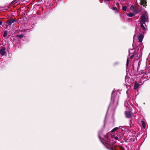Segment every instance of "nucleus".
Masks as SVG:
<instances>
[{
  "mask_svg": "<svg viewBox=\"0 0 150 150\" xmlns=\"http://www.w3.org/2000/svg\"><path fill=\"white\" fill-rule=\"evenodd\" d=\"M122 9L124 11H126L127 9V7L126 6H123Z\"/></svg>",
  "mask_w": 150,
  "mask_h": 150,
  "instance_id": "f3484780",
  "label": "nucleus"
},
{
  "mask_svg": "<svg viewBox=\"0 0 150 150\" xmlns=\"http://www.w3.org/2000/svg\"><path fill=\"white\" fill-rule=\"evenodd\" d=\"M18 2L17 0H14L11 2L12 4L16 3Z\"/></svg>",
  "mask_w": 150,
  "mask_h": 150,
  "instance_id": "4be33fe9",
  "label": "nucleus"
},
{
  "mask_svg": "<svg viewBox=\"0 0 150 150\" xmlns=\"http://www.w3.org/2000/svg\"><path fill=\"white\" fill-rule=\"evenodd\" d=\"M114 94V92L112 93L111 98V101L109 107H110V106L113 107H116L118 105V97L117 96H115Z\"/></svg>",
  "mask_w": 150,
  "mask_h": 150,
  "instance_id": "f03ea898",
  "label": "nucleus"
},
{
  "mask_svg": "<svg viewBox=\"0 0 150 150\" xmlns=\"http://www.w3.org/2000/svg\"><path fill=\"white\" fill-rule=\"evenodd\" d=\"M6 48L5 47H2L0 50V53L2 56L5 55L6 54V52L5 51Z\"/></svg>",
  "mask_w": 150,
  "mask_h": 150,
  "instance_id": "423d86ee",
  "label": "nucleus"
},
{
  "mask_svg": "<svg viewBox=\"0 0 150 150\" xmlns=\"http://www.w3.org/2000/svg\"><path fill=\"white\" fill-rule=\"evenodd\" d=\"M140 19V23L142 22L145 23L148 21V14L146 12L143 15L141 16Z\"/></svg>",
  "mask_w": 150,
  "mask_h": 150,
  "instance_id": "7ed1b4c3",
  "label": "nucleus"
},
{
  "mask_svg": "<svg viewBox=\"0 0 150 150\" xmlns=\"http://www.w3.org/2000/svg\"><path fill=\"white\" fill-rule=\"evenodd\" d=\"M2 22L1 21H0V25H2Z\"/></svg>",
  "mask_w": 150,
  "mask_h": 150,
  "instance_id": "a878e982",
  "label": "nucleus"
},
{
  "mask_svg": "<svg viewBox=\"0 0 150 150\" xmlns=\"http://www.w3.org/2000/svg\"><path fill=\"white\" fill-rule=\"evenodd\" d=\"M125 82L126 83L130 84L132 83L131 79L130 78L126 76L125 77Z\"/></svg>",
  "mask_w": 150,
  "mask_h": 150,
  "instance_id": "0eeeda50",
  "label": "nucleus"
},
{
  "mask_svg": "<svg viewBox=\"0 0 150 150\" xmlns=\"http://www.w3.org/2000/svg\"><path fill=\"white\" fill-rule=\"evenodd\" d=\"M139 85L138 83H136L134 85V89H136L139 86Z\"/></svg>",
  "mask_w": 150,
  "mask_h": 150,
  "instance_id": "4468645a",
  "label": "nucleus"
},
{
  "mask_svg": "<svg viewBox=\"0 0 150 150\" xmlns=\"http://www.w3.org/2000/svg\"><path fill=\"white\" fill-rule=\"evenodd\" d=\"M125 114L126 117L128 118L132 117L133 114L131 111H126Z\"/></svg>",
  "mask_w": 150,
  "mask_h": 150,
  "instance_id": "20e7f679",
  "label": "nucleus"
},
{
  "mask_svg": "<svg viewBox=\"0 0 150 150\" xmlns=\"http://www.w3.org/2000/svg\"><path fill=\"white\" fill-rule=\"evenodd\" d=\"M125 105H126V107H128V103L127 102L125 101Z\"/></svg>",
  "mask_w": 150,
  "mask_h": 150,
  "instance_id": "5701e85b",
  "label": "nucleus"
},
{
  "mask_svg": "<svg viewBox=\"0 0 150 150\" xmlns=\"http://www.w3.org/2000/svg\"><path fill=\"white\" fill-rule=\"evenodd\" d=\"M128 91H127V92H126V93H127L128 94Z\"/></svg>",
  "mask_w": 150,
  "mask_h": 150,
  "instance_id": "bb28decb",
  "label": "nucleus"
},
{
  "mask_svg": "<svg viewBox=\"0 0 150 150\" xmlns=\"http://www.w3.org/2000/svg\"><path fill=\"white\" fill-rule=\"evenodd\" d=\"M16 20L13 19H10L8 20L6 22L7 24V26L10 25L12 24V23L16 22Z\"/></svg>",
  "mask_w": 150,
  "mask_h": 150,
  "instance_id": "39448f33",
  "label": "nucleus"
},
{
  "mask_svg": "<svg viewBox=\"0 0 150 150\" xmlns=\"http://www.w3.org/2000/svg\"><path fill=\"white\" fill-rule=\"evenodd\" d=\"M140 4L141 5H143L144 6H146V0H140Z\"/></svg>",
  "mask_w": 150,
  "mask_h": 150,
  "instance_id": "1a4fd4ad",
  "label": "nucleus"
},
{
  "mask_svg": "<svg viewBox=\"0 0 150 150\" xmlns=\"http://www.w3.org/2000/svg\"><path fill=\"white\" fill-rule=\"evenodd\" d=\"M127 15L129 17H132L134 16L135 14L134 13L130 12L129 13H127Z\"/></svg>",
  "mask_w": 150,
  "mask_h": 150,
  "instance_id": "9b49d317",
  "label": "nucleus"
},
{
  "mask_svg": "<svg viewBox=\"0 0 150 150\" xmlns=\"http://www.w3.org/2000/svg\"><path fill=\"white\" fill-rule=\"evenodd\" d=\"M18 37L20 38H21L23 37V35L22 34H21L18 35Z\"/></svg>",
  "mask_w": 150,
  "mask_h": 150,
  "instance_id": "6ab92c4d",
  "label": "nucleus"
},
{
  "mask_svg": "<svg viewBox=\"0 0 150 150\" xmlns=\"http://www.w3.org/2000/svg\"><path fill=\"white\" fill-rule=\"evenodd\" d=\"M137 30V27H136V30Z\"/></svg>",
  "mask_w": 150,
  "mask_h": 150,
  "instance_id": "c85d7f7f",
  "label": "nucleus"
},
{
  "mask_svg": "<svg viewBox=\"0 0 150 150\" xmlns=\"http://www.w3.org/2000/svg\"><path fill=\"white\" fill-rule=\"evenodd\" d=\"M112 9L116 11L117 12V8L116 7H114L112 8Z\"/></svg>",
  "mask_w": 150,
  "mask_h": 150,
  "instance_id": "aec40b11",
  "label": "nucleus"
},
{
  "mask_svg": "<svg viewBox=\"0 0 150 150\" xmlns=\"http://www.w3.org/2000/svg\"><path fill=\"white\" fill-rule=\"evenodd\" d=\"M128 64H129V60L128 59H127V63H126V65H127V67L128 66Z\"/></svg>",
  "mask_w": 150,
  "mask_h": 150,
  "instance_id": "b1692460",
  "label": "nucleus"
},
{
  "mask_svg": "<svg viewBox=\"0 0 150 150\" xmlns=\"http://www.w3.org/2000/svg\"><path fill=\"white\" fill-rule=\"evenodd\" d=\"M8 35V31L7 30H5L4 32L3 35V37H5Z\"/></svg>",
  "mask_w": 150,
  "mask_h": 150,
  "instance_id": "2eb2a0df",
  "label": "nucleus"
},
{
  "mask_svg": "<svg viewBox=\"0 0 150 150\" xmlns=\"http://www.w3.org/2000/svg\"><path fill=\"white\" fill-rule=\"evenodd\" d=\"M137 54V55H136V56H135V57H138V58H139V57H140V55L139 54Z\"/></svg>",
  "mask_w": 150,
  "mask_h": 150,
  "instance_id": "393cba45",
  "label": "nucleus"
},
{
  "mask_svg": "<svg viewBox=\"0 0 150 150\" xmlns=\"http://www.w3.org/2000/svg\"><path fill=\"white\" fill-rule=\"evenodd\" d=\"M142 126H143V127L145 129L146 127V124H145V123L144 122L142 121Z\"/></svg>",
  "mask_w": 150,
  "mask_h": 150,
  "instance_id": "dca6fc26",
  "label": "nucleus"
},
{
  "mask_svg": "<svg viewBox=\"0 0 150 150\" xmlns=\"http://www.w3.org/2000/svg\"><path fill=\"white\" fill-rule=\"evenodd\" d=\"M141 25L140 26L142 28V29L143 30H145L146 29V25L145 23H140Z\"/></svg>",
  "mask_w": 150,
  "mask_h": 150,
  "instance_id": "9d476101",
  "label": "nucleus"
},
{
  "mask_svg": "<svg viewBox=\"0 0 150 150\" xmlns=\"http://www.w3.org/2000/svg\"><path fill=\"white\" fill-rule=\"evenodd\" d=\"M102 131H99L98 132V137L100 141L103 144V141L108 145L111 146L116 143L115 140L120 141L122 136V133L117 132L115 134L111 135L109 134H107L106 135L103 134Z\"/></svg>",
  "mask_w": 150,
  "mask_h": 150,
  "instance_id": "f257e3e1",
  "label": "nucleus"
},
{
  "mask_svg": "<svg viewBox=\"0 0 150 150\" xmlns=\"http://www.w3.org/2000/svg\"><path fill=\"white\" fill-rule=\"evenodd\" d=\"M144 38L143 35L142 34H140L137 36V38L139 40V42H141L142 41Z\"/></svg>",
  "mask_w": 150,
  "mask_h": 150,
  "instance_id": "6e6552de",
  "label": "nucleus"
},
{
  "mask_svg": "<svg viewBox=\"0 0 150 150\" xmlns=\"http://www.w3.org/2000/svg\"><path fill=\"white\" fill-rule=\"evenodd\" d=\"M135 51V50L133 48L130 49L129 50V54H132Z\"/></svg>",
  "mask_w": 150,
  "mask_h": 150,
  "instance_id": "ddd939ff",
  "label": "nucleus"
},
{
  "mask_svg": "<svg viewBox=\"0 0 150 150\" xmlns=\"http://www.w3.org/2000/svg\"><path fill=\"white\" fill-rule=\"evenodd\" d=\"M130 9L131 10H132L134 12V13L137 12V11L134 9V6L133 5H132L131 6Z\"/></svg>",
  "mask_w": 150,
  "mask_h": 150,
  "instance_id": "f8f14e48",
  "label": "nucleus"
},
{
  "mask_svg": "<svg viewBox=\"0 0 150 150\" xmlns=\"http://www.w3.org/2000/svg\"><path fill=\"white\" fill-rule=\"evenodd\" d=\"M136 55H137V54H133L131 56L130 58L131 59H132L134 57H135Z\"/></svg>",
  "mask_w": 150,
  "mask_h": 150,
  "instance_id": "a211bd4d",
  "label": "nucleus"
},
{
  "mask_svg": "<svg viewBox=\"0 0 150 150\" xmlns=\"http://www.w3.org/2000/svg\"><path fill=\"white\" fill-rule=\"evenodd\" d=\"M121 130L122 131H124V130L123 129H121Z\"/></svg>",
  "mask_w": 150,
  "mask_h": 150,
  "instance_id": "cd10ccee",
  "label": "nucleus"
},
{
  "mask_svg": "<svg viewBox=\"0 0 150 150\" xmlns=\"http://www.w3.org/2000/svg\"><path fill=\"white\" fill-rule=\"evenodd\" d=\"M118 129V127H115V128H114V129H113L112 130V132H114L115 131H116V130H117Z\"/></svg>",
  "mask_w": 150,
  "mask_h": 150,
  "instance_id": "412c9836",
  "label": "nucleus"
}]
</instances>
